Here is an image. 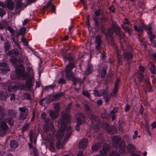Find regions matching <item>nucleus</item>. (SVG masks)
Returning a JSON list of instances; mask_svg holds the SVG:
<instances>
[{
    "label": "nucleus",
    "instance_id": "f257e3e1",
    "mask_svg": "<svg viewBox=\"0 0 156 156\" xmlns=\"http://www.w3.org/2000/svg\"><path fill=\"white\" fill-rule=\"evenodd\" d=\"M71 118L69 114L66 113L58 121L59 129L56 135V137L58 139L56 143L57 149L65 148L64 144L69 139L71 134V128L70 126H66V124L69 123Z\"/></svg>",
    "mask_w": 156,
    "mask_h": 156
},
{
    "label": "nucleus",
    "instance_id": "f03ea898",
    "mask_svg": "<svg viewBox=\"0 0 156 156\" xmlns=\"http://www.w3.org/2000/svg\"><path fill=\"white\" fill-rule=\"evenodd\" d=\"M75 66L74 64L70 63L68 64L66 66L65 69L66 73V77L67 79L69 80H72L75 84L76 82L79 83H82V81L80 79L74 77L73 76V74L72 72V70Z\"/></svg>",
    "mask_w": 156,
    "mask_h": 156
},
{
    "label": "nucleus",
    "instance_id": "7ed1b4c3",
    "mask_svg": "<svg viewBox=\"0 0 156 156\" xmlns=\"http://www.w3.org/2000/svg\"><path fill=\"white\" fill-rule=\"evenodd\" d=\"M9 126L3 120L0 121V136H3L8 133Z\"/></svg>",
    "mask_w": 156,
    "mask_h": 156
},
{
    "label": "nucleus",
    "instance_id": "20e7f679",
    "mask_svg": "<svg viewBox=\"0 0 156 156\" xmlns=\"http://www.w3.org/2000/svg\"><path fill=\"white\" fill-rule=\"evenodd\" d=\"M77 121L75 128L76 130L79 131L80 130V125L84 122L85 116L83 114L80 113L77 115Z\"/></svg>",
    "mask_w": 156,
    "mask_h": 156
},
{
    "label": "nucleus",
    "instance_id": "39448f33",
    "mask_svg": "<svg viewBox=\"0 0 156 156\" xmlns=\"http://www.w3.org/2000/svg\"><path fill=\"white\" fill-rule=\"evenodd\" d=\"M16 75L17 77L21 76L24 77L25 74L24 72V68L22 65H20L17 66L16 68Z\"/></svg>",
    "mask_w": 156,
    "mask_h": 156
},
{
    "label": "nucleus",
    "instance_id": "423d86ee",
    "mask_svg": "<svg viewBox=\"0 0 156 156\" xmlns=\"http://www.w3.org/2000/svg\"><path fill=\"white\" fill-rule=\"evenodd\" d=\"M112 25L113 28H115L116 29L117 31L119 32V34H118V35L120 37L121 39L120 40V41L121 42L123 40L122 38L124 37V35L123 33L121 31L120 28L118 27V25L116 24V22L112 21Z\"/></svg>",
    "mask_w": 156,
    "mask_h": 156
},
{
    "label": "nucleus",
    "instance_id": "0eeeda50",
    "mask_svg": "<svg viewBox=\"0 0 156 156\" xmlns=\"http://www.w3.org/2000/svg\"><path fill=\"white\" fill-rule=\"evenodd\" d=\"M101 38L99 35H98L96 36L95 42L96 44L95 45L96 49L98 51L101 46Z\"/></svg>",
    "mask_w": 156,
    "mask_h": 156
},
{
    "label": "nucleus",
    "instance_id": "6e6552de",
    "mask_svg": "<svg viewBox=\"0 0 156 156\" xmlns=\"http://www.w3.org/2000/svg\"><path fill=\"white\" fill-rule=\"evenodd\" d=\"M6 8L7 7L9 10H12L14 8V5L13 1L11 0H6L5 2Z\"/></svg>",
    "mask_w": 156,
    "mask_h": 156
},
{
    "label": "nucleus",
    "instance_id": "1a4fd4ad",
    "mask_svg": "<svg viewBox=\"0 0 156 156\" xmlns=\"http://www.w3.org/2000/svg\"><path fill=\"white\" fill-rule=\"evenodd\" d=\"M101 95L103 97L105 101L106 102H108L110 99V97L108 96V92L106 90H101Z\"/></svg>",
    "mask_w": 156,
    "mask_h": 156
},
{
    "label": "nucleus",
    "instance_id": "9d476101",
    "mask_svg": "<svg viewBox=\"0 0 156 156\" xmlns=\"http://www.w3.org/2000/svg\"><path fill=\"white\" fill-rule=\"evenodd\" d=\"M88 140L86 139H83L80 141L79 145V147L80 148L83 149L85 148L87 145Z\"/></svg>",
    "mask_w": 156,
    "mask_h": 156
},
{
    "label": "nucleus",
    "instance_id": "9b49d317",
    "mask_svg": "<svg viewBox=\"0 0 156 156\" xmlns=\"http://www.w3.org/2000/svg\"><path fill=\"white\" fill-rule=\"evenodd\" d=\"M0 70L7 72L9 71V69L7 64L5 62L0 63Z\"/></svg>",
    "mask_w": 156,
    "mask_h": 156
},
{
    "label": "nucleus",
    "instance_id": "f8f14e48",
    "mask_svg": "<svg viewBox=\"0 0 156 156\" xmlns=\"http://www.w3.org/2000/svg\"><path fill=\"white\" fill-rule=\"evenodd\" d=\"M100 10H98L96 11H95L94 12L96 16L94 17L93 19L95 21V25L96 27H98L99 25V23L98 22L99 18L98 17V16L100 15Z\"/></svg>",
    "mask_w": 156,
    "mask_h": 156
},
{
    "label": "nucleus",
    "instance_id": "ddd939ff",
    "mask_svg": "<svg viewBox=\"0 0 156 156\" xmlns=\"http://www.w3.org/2000/svg\"><path fill=\"white\" fill-rule=\"evenodd\" d=\"M120 138L117 136H114L112 139V142L114 146L118 147L120 142Z\"/></svg>",
    "mask_w": 156,
    "mask_h": 156
},
{
    "label": "nucleus",
    "instance_id": "4468645a",
    "mask_svg": "<svg viewBox=\"0 0 156 156\" xmlns=\"http://www.w3.org/2000/svg\"><path fill=\"white\" fill-rule=\"evenodd\" d=\"M115 30H116V29L115 28H110L108 30V32L105 34V36L107 37V39L108 40H110L109 37H110L111 40L112 39L111 38L112 34L114 33Z\"/></svg>",
    "mask_w": 156,
    "mask_h": 156
},
{
    "label": "nucleus",
    "instance_id": "2eb2a0df",
    "mask_svg": "<svg viewBox=\"0 0 156 156\" xmlns=\"http://www.w3.org/2000/svg\"><path fill=\"white\" fill-rule=\"evenodd\" d=\"M33 83L31 79H30L27 80L26 82V85L22 86L23 89L25 90V88H26L27 87L28 88H30L33 86Z\"/></svg>",
    "mask_w": 156,
    "mask_h": 156
},
{
    "label": "nucleus",
    "instance_id": "dca6fc26",
    "mask_svg": "<svg viewBox=\"0 0 156 156\" xmlns=\"http://www.w3.org/2000/svg\"><path fill=\"white\" fill-rule=\"evenodd\" d=\"M49 112L50 116L52 119H55L58 116V114L57 112H54L52 110H50Z\"/></svg>",
    "mask_w": 156,
    "mask_h": 156
},
{
    "label": "nucleus",
    "instance_id": "f3484780",
    "mask_svg": "<svg viewBox=\"0 0 156 156\" xmlns=\"http://www.w3.org/2000/svg\"><path fill=\"white\" fill-rule=\"evenodd\" d=\"M147 34L149 36V39L151 42V44L153 45H155V43L152 38H155V36L154 34H152L151 32H147Z\"/></svg>",
    "mask_w": 156,
    "mask_h": 156
},
{
    "label": "nucleus",
    "instance_id": "a211bd4d",
    "mask_svg": "<svg viewBox=\"0 0 156 156\" xmlns=\"http://www.w3.org/2000/svg\"><path fill=\"white\" fill-rule=\"evenodd\" d=\"M153 26L152 24H149L147 25L143 24L141 25V27L144 29H145L147 31H149L148 32H150V31L152 29V27Z\"/></svg>",
    "mask_w": 156,
    "mask_h": 156
},
{
    "label": "nucleus",
    "instance_id": "6ab92c4d",
    "mask_svg": "<svg viewBox=\"0 0 156 156\" xmlns=\"http://www.w3.org/2000/svg\"><path fill=\"white\" fill-rule=\"evenodd\" d=\"M10 145L12 148L15 149L18 147L19 144L16 141L12 140L10 141Z\"/></svg>",
    "mask_w": 156,
    "mask_h": 156
},
{
    "label": "nucleus",
    "instance_id": "aec40b11",
    "mask_svg": "<svg viewBox=\"0 0 156 156\" xmlns=\"http://www.w3.org/2000/svg\"><path fill=\"white\" fill-rule=\"evenodd\" d=\"M13 117H8L5 119V122H7L8 124L12 126L13 125L14 123V120L13 119Z\"/></svg>",
    "mask_w": 156,
    "mask_h": 156
},
{
    "label": "nucleus",
    "instance_id": "412c9836",
    "mask_svg": "<svg viewBox=\"0 0 156 156\" xmlns=\"http://www.w3.org/2000/svg\"><path fill=\"white\" fill-rule=\"evenodd\" d=\"M92 71V67L89 64L87 66V68L85 71V75H89L91 73Z\"/></svg>",
    "mask_w": 156,
    "mask_h": 156
},
{
    "label": "nucleus",
    "instance_id": "4be33fe9",
    "mask_svg": "<svg viewBox=\"0 0 156 156\" xmlns=\"http://www.w3.org/2000/svg\"><path fill=\"white\" fill-rule=\"evenodd\" d=\"M134 28L136 31L140 34L143 32V29H144L141 27V25L140 27H138L136 25H134Z\"/></svg>",
    "mask_w": 156,
    "mask_h": 156
},
{
    "label": "nucleus",
    "instance_id": "5701e85b",
    "mask_svg": "<svg viewBox=\"0 0 156 156\" xmlns=\"http://www.w3.org/2000/svg\"><path fill=\"white\" fill-rule=\"evenodd\" d=\"M5 115L6 116L14 117L15 116V114L13 110L9 109L8 110L7 113Z\"/></svg>",
    "mask_w": 156,
    "mask_h": 156
},
{
    "label": "nucleus",
    "instance_id": "b1692460",
    "mask_svg": "<svg viewBox=\"0 0 156 156\" xmlns=\"http://www.w3.org/2000/svg\"><path fill=\"white\" fill-rule=\"evenodd\" d=\"M132 55L129 52H126L124 54V58L125 60H128L132 58Z\"/></svg>",
    "mask_w": 156,
    "mask_h": 156
},
{
    "label": "nucleus",
    "instance_id": "393cba45",
    "mask_svg": "<svg viewBox=\"0 0 156 156\" xmlns=\"http://www.w3.org/2000/svg\"><path fill=\"white\" fill-rule=\"evenodd\" d=\"M15 2L16 3V4L15 8L16 9L21 8L22 3L21 2L22 0H14Z\"/></svg>",
    "mask_w": 156,
    "mask_h": 156
},
{
    "label": "nucleus",
    "instance_id": "a878e982",
    "mask_svg": "<svg viewBox=\"0 0 156 156\" xmlns=\"http://www.w3.org/2000/svg\"><path fill=\"white\" fill-rule=\"evenodd\" d=\"M120 149H119V152L120 153L122 154H124L126 153L125 151V148L126 145L125 144H124L122 143V145H120L119 146Z\"/></svg>",
    "mask_w": 156,
    "mask_h": 156
},
{
    "label": "nucleus",
    "instance_id": "bb28decb",
    "mask_svg": "<svg viewBox=\"0 0 156 156\" xmlns=\"http://www.w3.org/2000/svg\"><path fill=\"white\" fill-rule=\"evenodd\" d=\"M101 147V145L99 143L95 144L92 145V149L93 151H96L99 149Z\"/></svg>",
    "mask_w": 156,
    "mask_h": 156
},
{
    "label": "nucleus",
    "instance_id": "cd10ccee",
    "mask_svg": "<svg viewBox=\"0 0 156 156\" xmlns=\"http://www.w3.org/2000/svg\"><path fill=\"white\" fill-rule=\"evenodd\" d=\"M148 66L150 69L151 73H155V70L154 66L152 63H150L148 65Z\"/></svg>",
    "mask_w": 156,
    "mask_h": 156
},
{
    "label": "nucleus",
    "instance_id": "c85d7f7f",
    "mask_svg": "<svg viewBox=\"0 0 156 156\" xmlns=\"http://www.w3.org/2000/svg\"><path fill=\"white\" fill-rule=\"evenodd\" d=\"M47 7H50V9L52 12L54 13L55 12V7L54 5L51 2H50L47 4Z\"/></svg>",
    "mask_w": 156,
    "mask_h": 156
},
{
    "label": "nucleus",
    "instance_id": "c756f323",
    "mask_svg": "<svg viewBox=\"0 0 156 156\" xmlns=\"http://www.w3.org/2000/svg\"><path fill=\"white\" fill-rule=\"evenodd\" d=\"M42 118L44 120L45 122L48 123L49 121V119H46V114L45 112L42 113L41 115Z\"/></svg>",
    "mask_w": 156,
    "mask_h": 156
},
{
    "label": "nucleus",
    "instance_id": "7c9ffc66",
    "mask_svg": "<svg viewBox=\"0 0 156 156\" xmlns=\"http://www.w3.org/2000/svg\"><path fill=\"white\" fill-rule=\"evenodd\" d=\"M7 99V95L4 92L0 93V99L2 100H5Z\"/></svg>",
    "mask_w": 156,
    "mask_h": 156
},
{
    "label": "nucleus",
    "instance_id": "2f4dec72",
    "mask_svg": "<svg viewBox=\"0 0 156 156\" xmlns=\"http://www.w3.org/2000/svg\"><path fill=\"white\" fill-rule=\"evenodd\" d=\"M108 150L105 148L104 147L103 150L100 151V153L101 156H105L107 155Z\"/></svg>",
    "mask_w": 156,
    "mask_h": 156
},
{
    "label": "nucleus",
    "instance_id": "473e14b6",
    "mask_svg": "<svg viewBox=\"0 0 156 156\" xmlns=\"http://www.w3.org/2000/svg\"><path fill=\"white\" fill-rule=\"evenodd\" d=\"M116 55H117V58L118 59L119 63V64H121L122 63V61H121V58L122 56L120 55L119 52L118 51H116Z\"/></svg>",
    "mask_w": 156,
    "mask_h": 156
},
{
    "label": "nucleus",
    "instance_id": "72a5a7b5",
    "mask_svg": "<svg viewBox=\"0 0 156 156\" xmlns=\"http://www.w3.org/2000/svg\"><path fill=\"white\" fill-rule=\"evenodd\" d=\"M138 80L139 82H142L143 80V75L141 73H139L137 75Z\"/></svg>",
    "mask_w": 156,
    "mask_h": 156
},
{
    "label": "nucleus",
    "instance_id": "f704fd0d",
    "mask_svg": "<svg viewBox=\"0 0 156 156\" xmlns=\"http://www.w3.org/2000/svg\"><path fill=\"white\" fill-rule=\"evenodd\" d=\"M2 27H3L4 29H5L6 30H8L12 34H13L14 32V31L13 30L10 26H8L7 27H6L5 26H2Z\"/></svg>",
    "mask_w": 156,
    "mask_h": 156
},
{
    "label": "nucleus",
    "instance_id": "c9c22d12",
    "mask_svg": "<svg viewBox=\"0 0 156 156\" xmlns=\"http://www.w3.org/2000/svg\"><path fill=\"white\" fill-rule=\"evenodd\" d=\"M106 69L105 68H103L102 69L101 73V76L102 78H104L105 77L106 73Z\"/></svg>",
    "mask_w": 156,
    "mask_h": 156
},
{
    "label": "nucleus",
    "instance_id": "e433bc0d",
    "mask_svg": "<svg viewBox=\"0 0 156 156\" xmlns=\"http://www.w3.org/2000/svg\"><path fill=\"white\" fill-rule=\"evenodd\" d=\"M27 115L26 113H20L19 116V119L23 120L26 118Z\"/></svg>",
    "mask_w": 156,
    "mask_h": 156
},
{
    "label": "nucleus",
    "instance_id": "4c0bfd02",
    "mask_svg": "<svg viewBox=\"0 0 156 156\" xmlns=\"http://www.w3.org/2000/svg\"><path fill=\"white\" fill-rule=\"evenodd\" d=\"M12 62L13 65H16L18 63V61L17 59L13 57L11 58Z\"/></svg>",
    "mask_w": 156,
    "mask_h": 156
},
{
    "label": "nucleus",
    "instance_id": "58836bf2",
    "mask_svg": "<svg viewBox=\"0 0 156 156\" xmlns=\"http://www.w3.org/2000/svg\"><path fill=\"white\" fill-rule=\"evenodd\" d=\"M6 14L5 10L3 9H0V16L2 17Z\"/></svg>",
    "mask_w": 156,
    "mask_h": 156
},
{
    "label": "nucleus",
    "instance_id": "ea45409f",
    "mask_svg": "<svg viewBox=\"0 0 156 156\" xmlns=\"http://www.w3.org/2000/svg\"><path fill=\"white\" fill-rule=\"evenodd\" d=\"M19 110L22 112L21 113H25L27 110V109L25 107H20L19 108Z\"/></svg>",
    "mask_w": 156,
    "mask_h": 156
},
{
    "label": "nucleus",
    "instance_id": "a19ab883",
    "mask_svg": "<svg viewBox=\"0 0 156 156\" xmlns=\"http://www.w3.org/2000/svg\"><path fill=\"white\" fill-rule=\"evenodd\" d=\"M4 48L6 51H7L9 49L10 45L8 42H6L4 44Z\"/></svg>",
    "mask_w": 156,
    "mask_h": 156
},
{
    "label": "nucleus",
    "instance_id": "79ce46f5",
    "mask_svg": "<svg viewBox=\"0 0 156 156\" xmlns=\"http://www.w3.org/2000/svg\"><path fill=\"white\" fill-rule=\"evenodd\" d=\"M26 28L24 27H22L19 30L20 34L21 35H22L24 34L26 31Z\"/></svg>",
    "mask_w": 156,
    "mask_h": 156
},
{
    "label": "nucleus",
    "instance_id": "37998d69",
    "mask_svg": "<svg viewBox=\"0 0 156 156\" xmlns=\"http://www.w3.org/2000/svg\"><path fill=\"white\" fill-rule=\"evenodd\" d=\"M64 94L63 93L60 92L56 94L53 97L56 98H58L63 96Z\"/></svg>",
    "mask_w": 156,
    "mask_h": 156
},
{
    "label": "nucleus",
    "instance_id": "c03bdc74",
    "mask_svg": "<svg viewBox=\"0 0 156 156\" xmlns=\"http://www.w3.org/2000/svg\"><path fill=\"white\" fill-rule=\"evenodd\" d=\"M43 129L45 132H47L49 130L48 126L47 124H44L43 126Z\"/></svg>",
    "mask_w": 156,
    "mask_h": 156
},
{
    "label": "nucleus",
    "instance_id": "a18cd8bd",
    "mask_svg": "<svg viewBox=\"0 0 156 156\" xmlns=\"http://www.w3.org/2000/svg\"><path fill=\"white\" fill-rule=\"evenodd\" d=\"M54 109L55 110V111L58 112L60 110L58 104V103L55 104L54 105Z\"/></svg>",
    "mask_w": 156,
    "mask_h": 156
},
{
    "label": "nucleus",
    "instance_id": "49530a36",
    "mask_svg": "<svg viewBox=\"0 0 156 156\" xmlns=\"http://www.w3.org/2000/svg\"><path fill=\"white\" fill-rule=\"evenodd\" d=\"M24 98L25 99H27V100H30L31 99V97L30 95L27 93H25L24 94L23 96Z\"/></svg>",
    "mask_w": 156,
    "mask_h": 156
},
{
    "label": "nucleus",
    "instance_id": "de8ad7c7",
    "mask_svg": "<svg viewBox=\"0 0 156 156\" xmlns=\"http://www.w3.org/2000/svg\"><path fill=\"white\" fill-rule=\"evenodd\" d=\"M88 116L90 119L93 120V122H94V121H96V117L94 115L90 114Z\"/></svg>",
    "mask_w": 156,
    "mask_h": 156
},
{
    "label": "nucleus",
    "instance_id": "09e8293b",
    "mask_svg": "<svg viewBox=\"0 0 156 156\" xmlns=\"http://www.w3.org/2000/svg\"><path fill=\"white\" fill-rule=\"evenodd\" d=\"M21 41L24 45L27 46V45L28 41L25 38L23 37L22 38Z\"/></svg>",
    "mask_w": 156,
    "mask_h": 156
},
{
    "label": "nucleus",
    "instance_id": "8fccbe9b",
    "mask_svg": "<svg viewBox=\"0 0 156 156\" xmlns=\"http://www.w3.org/2000/svg\"><path fill=\"white\" fill-rule=\"evenodd\" d=\"M66 82V80L62 78L59 79L58 81V84H63Z\"/></svg>",
    "mask_w": 156,
    "mask_h": 156
},
{
    "label": "nucleus",
    "instance_id": "3c124183",
    "mask_svg": "<svg viewBox=\"0 0 156 156\" xmlns=\"http://www.w3.org/2000/svg\"><path fill=\"white\" fill-rule=\"evenodd\" d=\"M64 60L65 61H66V59H68L69 61L73 60V58L70 56H68V55L65 56L64 57Z\"/></svg>",
    "mask_w": 156,
    "mask_h": 156
},
{
    "label": "nucleus",
    "instance_id": "603ef678",
    "mask_svg": "<svg viewBox=\"0 0 156 156\" xmlns=\"http://www.w3.org/2000/svg\"><path fill=\"white\" fill-rule=\"evenodd\" d=\"M109 156H119V155L116 151H114L111 152Z\"/></svg>",
    "mask_w": 156,
    "mask_h": 156
},
{
    "label": "nucleus",
    "instance_id": "864d4df0",
    "mask_svg": "<svg viewBox=\"0 0 156 156\" xmlns=\"http://www.w3.org/2000/svg\"><path fill=\"white\" fill-rule=\"evenodd\" d=\"M30 123L25 124L22 127V129L23 131H25L29 126Z\"/></svg>",
    "mask_w": 156,
    "mask_h": 156
},
{
    "label": "nucleus",
    "instance_id": "5fc2aeb1",
    "mask_svg": "<svg viewBox=\"0 0 156 156\" xmlns=\"http://www.w3.org/2000/svg\"><path fill=\"white\" fill-rule=\"evenodd\" d=\"M30 141L32 142L33 138V133L32 130H30Z\"/></svg>",
    "mask_w": 156,
    "mask_h": 156
},
{
    "label": "nucleus",
    "instance_id": "6e6d98bb",
    "mask_svg": "<svg viewBox=\"0 0 156 156\" xmlns=\"http://www.w3.org/2000/svg\"><path fill=\"white\" fill-rule=\"evenodd\" d=\"M120 80L119 78H117L116 80V82L115 84V87L118 88L120 83Z\"/></svg>",
    "mask_w": 156,
    "mask_h": 156
},
{
    "label": "nucleus",
    "instance_id": "4d7b16f0",
    "mask_svg": "<svg viewBox=\"0 0 156 156\" xmlns=\"http://www.w3.org/2000/svg\"><path fill=\"white\" fill-rule=\"evenodd\" d=\"M127 148L128 150L130 151L132 150V149L133 148V146L132 144H129L128 145Z\"/></svg>",
    "mask_w": 156,
    "mask_h": 156
},
{
    "label": "nucleus",
    "instance_id": "13d9d810",
    "mask_svg": "<svg viewBox=\"0 0 156 156\" xmlns=\"http://www.w3.org/2000/svg\"><path fill=\"white\" fill-rule=\"evenodd\" d=\"M94 94L95 96H99L100 95V93H99V91L97 90H95L94 91Z\"/></svg>",
    "mask_w": 156,
    "mask_h": 156
},
{
    "label": "nucleus",
    "instance_id": "bf43d9fd",
    "mask_svg": "<svg viewBox=\"0 0 156 156\" xmlns=\"http://www.w3.org/2000/svg\"><path fill=\"white\" fill-rule=\"evenodd\" d=\"M83 94L86 96V97L89 98L90 97V95L89 93L86 91H83Z\"/></svg>",
    "mask_w": 156,
    "mask_h": 156
},
{
    "label": "nucleus",
    "instance_id": "052dcab7",
    "mask_svg": "<svg viewBox=\"0 0 156 156\" xmlns=\"http://www.w3.org/2000/svg\"><path fill=\"white\" fill-rule=\"evenodd\" d=\"M86 26L88 29L89 28V17H87V18L86 23Z\"/></svg>",
    "mask_w": 156,
    "mask_h": 156
},
{
    "label": "nucleus",
    "instance_id": "680f3d73",
    "mask_svg": "<svg viewBox=\"0 0 156 156\" xmlns=\"http://www.w3.org/2000/svg\"><path fill=\"white\" fill-rule=\"evenodd\" d=\"M33 151L35 156H37L38 155V152L36 148H33Z\"/></svg>",
    "mask_w": 156,
    "mask_h": 156
},
{
    "label": "nucleus",
    "instance_id": "e2e57ef3",
    "mask_svg": "<svg viewBox=\"0 0 156 156\" xmlns=\"http://www.w3.org/2000/svg\"><path fill=\"white\" fill-rule=\"evenodd\" d=\"M72 105L71 103H69L68 105V107L66 108V112L69 111L71 109V106Z\"/></svg>",
    "mask_w": 156,
    "mask_h": 156
},
{
    "label": "nucleus",
    "instance_id": "0e129e2a",
    "mask_svg": "<svg viewBox=\"0 0 156 156\" xmlns=\"http://www.w3.org/2000/svg\"><path fill=\"white\" fill-rule=\"evenodd\" d=\"M50 129L53 132L54 131V125L52 124H51L50 125Z\"/></svg>",
    "mask_w": 156,
    "mask_h": 156
},
{
    "label": "nucleus",
    "instance_id": "69168bd1",
    "mask_svg": "<svg viewBox=\"0 0 156 156\" xmlns=\"http://www.w3.org/2000/svg\"><path fill=\"white\" fill-rule=\"evenodd\" d=\"M123 23L124 24H129L130 23L128 19L126 18H125L123 20Z\"/></svg>",
    "mask_w": 156,
    "mask_h": 156
},
{
    "label": "nucleus",
    "instance_id": "338daca9",
    "mask_svg": "<svg viewBox=\"0 0 156 156\" xmlns=\"http://www.w3.org/2000/svg\"><path fill=\"white\" fill-rule=\"evenodd\" d=\"M14 42L15 45L17 47H18L20 50L21 49V48L17 42L14 40Z\"/></svg>",
    "mask_w": 156,
    "mask_h": 156
},
{
    "label": "nucleus",
    "instance_id": "774afa93",
    "mask_svg": "<svg viewBox=\"0 0 156 156\" xmlns=\"http://www.w3.org/2000/svg\"><path fill=\"white\" fill-rule=\"evenodd\" d=\"M151 127L152 129H156V122H154L152 124Z\"/></svg>",
    "mask_w": 156,
    "mask_h": 156
}]
</instances>
